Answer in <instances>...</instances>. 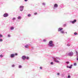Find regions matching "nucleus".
<instances>
[{
  "label": "nucleus",
  "mask_w": 78,
  "mask_h": 78,
  "mask_svg": "<svg viewBox=\"0 0 78 78\" xmlns=\"http://www.w3.org/2000/svg\"><path fill=\"white\" fill-rule=\"evenodd\" d=\"M22 58L23 60H25L26 59V56L25 55H23L22 56Z\"/></svg>",
  "instance_id": "nucleus-10"
},
{
  "label": "nucleus",
  "mask_w": 78,
  "mask_h": 78,
  "mask_svg": "<svg viewBox=\"0 0 78 78\" xmlns=\"http://www.w3.org/2000/svg\"><path fill=\"white\" fill-rule=\"evenodd\" d=\"M8 16H9L8 14L7 13H5L4 14L3 16V17H8Z\"/></svg>",
  "instance_id": "nucleus-8"
},
{
  "label": "nucleus",
  "mask_w": 78,
  "mask_h": 78,
  "mask_svg": "<svg viewBox=\"0 0 78 78\" xmlns=\"http://www.w3.org/2000/svg\"><path fill=\"white\" fill-rule=\"evenodd\" d=\"M14 29V27H11L10 28V30H13Z\"/></svg>",
  "instance_id": "nucleus-14"
},
{
  "label": "nucleus",
  "mask_w": 78,
  "mask_h": 78,
  "mask_svg": "<svg viewBox=\"0 0 78 78\" xmlns=\"http://www.w3.org/2000/svg\"><path fill=\"white\" fill-rule=\"evenodd\" d=\"M64 27H66V24H65L64 25Z\"/></svg>",
  "instance_id": "nucleus-36"
},
{
  "label": "nucleus",
  "mask_w": 78,
  "mask_h": 78,
  "mask_svg": "<svg viewBox=\"0 0 78 78\" xmlns=\"http://www.w3.org/2000/svg\"><path fill=\"white\" fill-rule=\"evenodd\" d=\"M0 57H1V58H2V57H3V56L1 54L0 55Z\"/></svg>",
  "instance_id": "nucleus-21"
},
{
  "label": "nucleus",
  "mask_w": 78,
  "mask_h": 78,
  "mask_svg": "<svg viewBox=\"0 0 78 78\" xmlns=\"http://www.w3.org/2000/svg\"><path fill=\"white\" fill-rule=\"evenodd\" d=\"M42 5H44V6H45V3H42Z\"/></svg>",
  "instance_id": "nucleus-22"
},
{
  "label": "nucleus",
  "mask_w": 78,
  "mask_h": 78,
  "mask_svg": "<svg viewBox=\"0 0 78 78\" xmlns=\"http://www.w3.org/2000/svg\"><path fill=\"white\" fill-rule=\"evenodd\" d=\"M24 47L25 48H28V44H27L26 45L24 46Z\"/></svg>",
  "instance_id": "nucleus-13"
},
{
  "label": "nucleus",
  "mask_w": 78,
  "mask_h": 78,
  "mask_svg": "<svg viewBox=\"0 0 78 78\" xmlns=\"http://www.w3.org/2000/svg\"><path fill=\"white\" fill-rule=\"evenodd\" d=\"M24 1L25 2H27V1H28V0H24Z\"/></svg>",
  "instance_id": "nucleus-38"
},
{
  "label": "nucleus",
  "mask_w": 78,
  "mask_h": 78,
  "mask_svg": "<svg viewBox=\"0 0 78 78\" xmlns=\"http://www.w3.org/2000/svg\"><path fill=\"white\" fill-rule=\"evenodd\" d=\"M12 67H15V65L14 64L12 65Z\"/></svg>",
  "instance_id": "nucleus-19"
},
{
  "label": "nucleus",
  "mask_w": 78,
  "mask_h": 78,
  "mask_svg": "<svg viewBox=\"0 0 78 78\" xmlns=\"http://www.w3.org/2000/svg\"><path fill=\"white\" fill-rule=\"evenodd\" d=\"M67 46L68 47H70V45L69 44H67Z\"/></svg>",
  "instance_id": "nucleus-28"
},
{
  "label": "nucleus",
  "mask_w": 78,
  "mask_h": 78,
  "mask_svg": "<svg viewBox=\"0 0 78 78\" xmlns=\"http://www.w3.org/2000/svg\"><path fill=\"white\" fill-rule=\"evenodd\" d=\"M3 39L0 38V42H2Z\"/></svg>",
  "instance_id": "nucleus-25"
},
{
  "label": "nucleus",
  "mask_w": 78,
  "mask_h": 78,
  "mask_svg": "<svg viewBox=\"0 0 78 78\" xmlns=\"http://www.w3.org/2000/svg\"><path fill=\"white\" fill-rule=\"evenodd\" d=\"M8 37H11V36H10V35H9V34H8Z\"/></svg>",
  "instance_id": "nucleus-34"
},
{
  "label": "nucleus",
  "mask_w": 78,
  "mask_h": 78,
  "mask_svg": "<svg viewBox=\"0 0 78 78\" xmlns=\"http://www.w3.org/2000/svg\"><path fill=\"white\" fill-rule=\"evenodd\" d=\"M58 7V5L57 4H55L53 7V9L54 10H56V9H57Z\"/></svg>",
  "instance_id": "nucleus-4"
},
{
  "label": "nucleus",
  "mask_w": 78,
  "mask_h": 78,
  "mask_svg": "<svg viewBox=\"0 0 78 78\" xmlns=\"http://www.w3.org/2000/svg\"><path fill=\"white\" fill-rule=\"evenodd\" d=\"M27 16H28V17H30V16H31V15L29 14Z\"/></svg>",
  "instance_id": "nucleus-27"
},
{
  "label": "nucleus",
  "mask_w": 78,
  "mask_h": 78,
  "mask_svg": "<svg viewBox=\"0 0 78 78\" xmlns=\"http://www.w3.org/2000/svg\"><path fill=\"white\" fill-rule=\"evenodd\" d=\"M68 78H70V75H68Z\"/></svg>",
  "instance_id": "nucleus-32"
},
{
  "label": "nucleus",
  "mask_w": 78,
  "mask_h": 78,
  "mask_svg": "<svg viewBox=\"0 0 78 78\" xmlns=\"http://www.w3.org/2000/svg\"><path fill=\"white\" fill-rule=\"evenodd\" d=\"M74 66H76V63H75L74 64Z\"/></svg>",
  "instance_id": "nucleus-30"
},
{
  "label": "nucleus",
  "mask_w": 78,
  "mask_h": 78,
  "mask_svg": "<svg viewBox=\"0 0 78 78\" xmlns=\"http://www.w3.org/2000/svg\"><path fill=\"white\" fill-rule=\"evenodd\" d=\"M76 55H78V51H76Z\"/></svg>",
  "instance_id": "nucleus-37"
},
{
  "label": "nucleus",
  "mask_w": 78,
  "mask_h": 78,
  "mask_svg": "<svg viewBox=\"0 0 78 78\" xmlns=\"http://www.w3.org/2000/svg\"><path fill=\"white\" fill-rule=\"evenodd\" d=\"M48 45L51 47H55V44L53 43V42L52 41H49V43L48 44Z\"/></svg>",
  "instance_id": "nucleus-1"
},
{
  "label": "nucleus",
  "mask_w": 78,
  "mask_h": 78,
  "mask_svg": "<svg viewBox=\"0 0 78 78\" xmlns=\"http://www.w3.org/2000/svg\"><path fill=\"white\" fill-rule=\"evenodd\" d=\"M16 19V18L15 17H14L12 18V20H13V21L15 20Z\"/></svg>",
  "instance_id": "nucleus-18"
},
{
  "label": "nucleus",
  "mask_w": 78,
  "mask_h": 78,
  "mask_svg": "<svg viewBox=\"0 0 78 78\" xmlns=\"http://www.w3.org/2000/svg\"><path fill=\"white\" fill-rule=\"evenodd\" d=\"M74 35H77L78 34V33H77L76 32H75L74 33Z\"/></svg>",
  "instance_id": "nucleus-23"
},
{
  "label": "nucleus",
  "mask_w": 78,
  "mask_h": 78,
  "mask_svg": "<svg viewBox=\"0 0 78 78\" xmlns=\"http://www.w3.org/2000/svg\"><path fill=\"white\" fill-rule=\"evenodd\" d=\"M40 69H42V67H40Z\"/></svg>",
  "instance_id": "nucleus-35"
},
{
  "label": "nucleus",
  "mask_w": 78,
  "mask_h": 78,
  "mask_svg": "<svg viewBox=\"0 0 78 78\" xmlns=\"http://www.w3.org/2000/svg\"><path fill=\"white\" fill-rule=\"evenodd\" d=\"M50 64L51 65H53V64H54L53 62H51Z\"/></svg>",
  "instance_id": "nucleus-20"
},
{
  "label": "nucleus",
  "mask_w": 78,
  "mask_h": 78,
  "mask_svg": "<svg viewBox=\"0 0 78 78\" xmlns=\"http://www.w3.org/2000/svg\"><path fill=\"white\" fill-rule=\"evenodd\" d=\"M17 18L18 20H21L22 17L20 16H18Z\"/></svg>",
  "instance_id": "nucleus-12"
},
{
  "label": "nucleus",
  "mask_w": 78,
  "mask_h": 78,
  "mask_svg": "<svg viewBox=\"0 0 78 78\" xmlns=\"http://www.w3.org/2000/svg\"><path fill=\"white\" fill-rule=\"evenodd\" d=\"M52 59H53L54 61L55 62H57V63H59V62L58 60V59H59V58L55 57H52Z\"/></svg>",
  "instance_id": "nucleus-2"
},
{
  "label": "nucleus",
  "mask_w": 78,
  "mask_h": 78,
  "mask_svg": "<svg viewBox=\"0 0 78 78\" xmlns=\"http://www.w3.org/2000/svg\"><path fill=\"white\" fill-rule=\"evenodd\" d=\"M17 55H18V54L17 53H16L15 54H11L10 55V57L11 58H13L15 57V56H17Z\"/></svg>",
  "instance_id": "nucleus-3"
},
{
  "label": "nucleus",
  "mask_w": 78,
  "mask_h": 78,
  "mask_svg": "<svg viewBox=\"0 0 78 78\" xmlns=\"http://www.w3.org/2000/svg\"><path fill=\"white\" fill-rule=\"evenodd\" d=\"M66 64H69V61L66 62Z\"/></svg>",
  "instance_id": "nucleus-29"
},
{
  "label": "nucleus",
  "mask_w": 78,
  "mask_h": 78,
  "mask_svg": "<svg viewBox=\"0 0 78 78\" xmlns=\"http://www.w3.org/2000/svg\"><path fill=\"white\" fill-rule=\"evenodd\" d=\"M43 42H46V40H45V39H44V40H43Z\"/></svg>",
  "instance_id": "nucleus-33"
},
{
  "label": "nucleus",
  "mask_w": 78,
  "mask_h": 78,
  "mask_svg": "<svg viewBox=\"0 0 78 78\" xmlns=\"http://www.w3.org/2000/svg\"><path fill=\"white\" fill-rule=\"evenodd\" d=\"M19 69H21L22 68V66L21 65H19L18 67Z\"/></svg>",
  "instance_id": "nucleus-16"
},
{
  "label": "nucleus",
  "mask_w": 78,
  "mask_h": 78,
  "mask_svg": "<svg viewBox=\"0 0 78 78\" xmlns=\"http://www.w3.org/2000/svg\"><path fill=\"white\" fill-rule=\"evenodd\" d=\"M77 61H78V55L77 56V59H76Z\"/></svg>",
  "instance_id": "nucleus-31"
},
{
  "label": "nucleus",
  "mask_w": 78,
  "mask_h": 78,
  "mask_svg": "<svg viewBox=\"0 0 78 78\" xmlns=\"http://www.w3.org/2000/svg\"><path fill=\"white\" fill-rule=\"evenodd\" d=\"M24 8V6H20V11H23V9Z\"/></svg>",
  "instance_id": "nucleus-5"
},
{
  "label": "nucleus",
  "mask_w": 78,
  "mask_h": 78,
  "mask_svg": "<svg viewBox=\"0 0 78 78\" xmlns=\"http://www.w3.org/2000/svg\"><path fill=\"white\" fill-rule=\"evenodd\" d=\"M72 66H73L72 65H71L69 66H67V68H69V69H72Z\"/></svg>",
  "instance_id": "nucleus-11"
},
{
  "label": "nucleus",
  "mask_w": 78,
  "mask_h": 78,
  "mask_svg": "<svg viewBox=\"0 0 78 78\" xmlns=\"http://www.w3.org/2000/svg\"><path fill=\"white\" fill-rule=\"evenodd\" d=\"M62 30H63V28H59L58 29V31H61Z\"/></svg>",
  "instance_id": "nucleus-9"
},
{
  "label": "nucleus",
  "mask_w": 78,
  "mask_h": 78,
  "mask_svg": "<svg viewBox=\"0 0 78 78\" xmlns=\"http://www.w3.org/2000/svg\"><path fill=\"white\" fill-rule=\"evenodd\" d=\"M65 33L66 34H67V32H66Z\"/></svg>",
  "instance_id": "nucleus-40"
},
{
  "label": "nucleus",
  "mask_w": 78,
  "mask_h": 78,
  "mask_svg": "<svg viewBox=\"0 0 78 78\" xmlns=\"http://www.w3.org/2000/svg\"><path fill=\"white\" fill-rule=\"evenodd\" d=\"M57 75H59V73H57Z\"/></svg>",
  "instance_id": "nucleus-39"
},
{
  "label": "nucleus",
  "mask_w": 78,
  "mask_h": 78,
  "mask_svg": "<svg viewBox=\"0 0 78 78\" xmlns=\"http://www.w3.org/2000/svg\"><path fill=\"white\" fill-rule=\"evenodd\" d=\"M60 32L61 33H62V34H64V33H65V32H64L63 30H62L60 31Z\"/></svg>",
  "instance_id": "nucleus-15"
},
{
  "label": "nucleus",
  "mask_w": 78,
  "mask_h": 78,
  "mask_svg": "<svg viewBox=\"0 0 78 78\" xmlns=\"http://www.w3.org/2000/svg\"><path fill=\"white\" fill-rule=\"evenodd\" d=\"M3 37V35L1 34H0V37Z\"/></svg>",
  "instance_id": "nucleus-24"
},
{
  "label": "nucleus",
  "mask_w": 78,
  "mask_h": 78,
  "mask_svg": "<svg viewBox=\"0 0 78 78\" xmlns=\"http://www.w3.org/2000/svg\"><path fill=\"white\" fill-rule=\"evenodd\" d=\"M70 23H72V24H74L76 22V20L74 19V20L73 21H70Z\"/></svg>",
  "instance_id": "nucleus-6"
},
{
  "label": "nucleus",
  "mask_w": 78,
  "mask_h": 78,
  "mask_svg": "<svg viewBox=\"0 0 78 78\" xmlns=\"http://www.w3.org/2000/svg\"><path fill=\"white\" fill-rule=\"evenodd\" d=\"M37 12L34 13V15H37Z\"/></svg>",
  "instance_id": "nucleus-26"
},
{
  "label": "nucleus",
  "mask_w": 78,
  "mask_h": 78,
  "mask_svg": "<svg viewBox=\"0 0 78 78\" xmlns=\"http://www.w3.org/2000/svg\"><path fill=\"white\" fill-rule=\"evenodd\" d=\"M69 56H72L73 55V52H70L68 54Z\"/></svg>",
  "instance_id": "nucleus-7"
},
{
  "label": "nucleus",
  "mask_w": 78,
  "mask_h": 78,
  "mask_svg": "<svg viewBox=\"0 0 78 78\" xmlns=\"http://www.w3.org/2000/svg\"><path fill=\"white\" fill-rule=\"evenodd\" d=\"M26 59H27V60H28V59H30V58L29 57L26 56Z\"/></svg>",
  "instance_id": "nucleus-17"
}]
</instances>
